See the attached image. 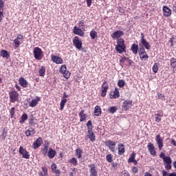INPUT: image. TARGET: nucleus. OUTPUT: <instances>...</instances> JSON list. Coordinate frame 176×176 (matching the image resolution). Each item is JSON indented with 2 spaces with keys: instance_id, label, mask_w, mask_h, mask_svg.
Here are the masks:
<instances>
[{
  "instance_id": "473e14b6",
  "label": "nucleus",
  "mask_w": 176,
  "mask_h": 176,
  "mask_svg": "<svg viewBox=\"0 0 176 176\" xmlns=\"http://www.w3.org/2000/svg\"><path fill=\"white\" fill-rule=\"evenodd\" d=\"M162 118H163L162 115L159 113L155 114V120L157 123H160V122H162Z\"/></svg>"
},
{
  "instance_id": "20e7f679",
  "label": "nucleus",
  "mask_w": 176,
  "mask_h": 176,
  "mask_svg": "<svg viewBox=\"0 0 176 176\" xmlns=\"http://www.w3.org/2000/svg\"><path fill=\"white\" fill-rule=\"evenodd\" d=\"M59 72L60 74H63L64 78H66V79H68V78H69V75H71V73L67 70V66L65 65H63L60 67Z\"/></svg>"
},
{
  "instance_id": "3c124183",
  "label": "nucleus",
  "mask_w": 176,
  "mask_h": 176,
  "mask_svg": "<svg viewBox=\"0 0 176 176\" xmlns=\"http://www.w3.org/2000/svg\"><path fill=\"white\" fill-rule=\"evenodd\" d=\"M34 120H35V119L33 117L29 119V124H30V126H34V124H35V123H34Z\"/></svg>"
},
{
  "instance_id": "6ab92c4d",
  "label": "nucleus",
  "mask_w": 176,
  "mask_h": 176,
  "mask_svg": "<svg viewBox=\"0 0 176 176\" xmlns=\"http://www.w3.org/2000/svg\"><path fill=\"white\" fill-rule=\"evenodd\" d=\"M74 34L76 35H79L80 36H84L85 32L82 31V29L78 28L77 26H75L74 28Z\"/></svg>"
},
{
  "instance_id": "052dcab7",
  "label": "nucleus",
  "mask_w": 176,
  "mask_h": 176,
  "mask_svg": "<svg viewBox=\"0 0 176 176\" xmlns=\"http://www.w3.org/2000/svg\"><path fill=\"white\" fill-rule=\"evenodd\" d=\"M84 25H85V22H83V21H80L78 27H80V28H83Z\"/></svg>"
},
{
  "instance_id": "49530a36",
  "label": "nucleus",
  "mask_w": 176,
  "mask_h": 176,
  "mask_svg": "<svg viewBox=\"0 0 176 176\" xmlns=\"http://www.w3.org/2000/svg\"><path fill=\"white\" fill-rule=\"evenodd\" d=\"M118 111V108L116 107H111L109 109V113H115Z\"/></svg>"
},
{
  "instance_id": "8fccbe9b",
  "label": "nucleus",
  "mask_w": 176,
  "mask_h": 176,
  "mask_svg": "<svg viewBox=\"0 0 176 176\" xmlns=\"http://www.w3.org/2000/svg\"><path fill=\"white\" fill-rule=\"evenodd\" d=\"M106 160L109 162V163H112V155L109 154L106 156Z\"/></svg>"
},
{
  "instance_id": "1a4fd4ad",
  "label": "nucleus",
  "mask_w": 176,
  "mask_h": 176,
  "mask_svg": "<svg viewBox=\"0 0 176 176\" xmlns=\"http://www.w3.org/2000/svg\"><path fill=\"white\" fill-rule=\"evenodd\" d=\"M19 153L20 155H22L23 159H30V153H28V151H27L23 146H20Z\"/></svg>"
},
{
  "instance_id": "5fc2aeb1",
  "label": "nucleus",
  "mask_w": 176,
  "mask_h": 176,
  "mask_svg": "<svg viewBox=\"0 0 176 176\" xmlns=\"http://www.w3.org/2000/svg\"><path fill=\"white\" fill-rule=\"evenodd\" d=\"M166 170H171V163L165 164Z\"/></svg>"
},
{
  "instance_id": "b1692460",
  "label": "nucleus",
  "mask_w": 176,
  "mask_h": 176,
  "mask_svg": "<svg viewBox=\"0 0 176 176\" xmlns=\"http://www.w3.org/2000/svg\"><path fill=\"white\" fill-rule=\"evenodd\" d=\"M56 155H57V152H56V151H54L53 148L49 149L47 156L50 159H53Z\"/></svg>"
},
{
  "instance_id": "4c0bfd02",
  "label": "nucleus",
  "mask_w": 176,
  "mask_h": 176,
  "mask_svg": "<svg viewBox=\"0 0 176 176\" xmlns=\"http://www.w3.org/2000/svg\"><path fill=\"white\" fill-rule=\"evenodd\" d=\"M87 127L88 129V131H93V123L91 122V120H89L87 123Z\"/></svg>"
},
{
  "instance_id": "ddd939ff",
  "label": "nucleus",
  "mask_w": 176,
  "mask_h": 176,
  "mask_svg": "<svg viewBox=\"0 0 176 176\" xmlns=\"http://www.w3.org/2000/svg\"><path fill=\"white\" fill-rule=\"evenodd\" d=\"M89 138L91 142H94L96 141V135L93 131H88V134L85 136V140L87 141Z\"/></svg>"
},
{
  "instance_id": "f704fd0d",
  "label": "nucleus",
  "mask_w": 176,
  "mask_h": 176,
  "mask_svg": "<svg viewBox=\"0 0 176 176\" xmlns=\"http://www.w3.org/2000/svg\"><path fill=\"white\" fill-rule=\"evenodd\" d=\"M162 176H176V173L173 172V173H167V171L166 170H162Z\"/></svg>"
},
{
  "instance_id": "0e129e2a",
  "label": "nucleus",
  "mask_w": 176,
  "mask_h": 176,
  "mask_svg": "<svg viewBox=\"0 0 176 176\" xmlns=\"http://www.w3.org/2000/svg\"><path fill=\"white\" fill-rule=\"evenodd\" d=\"M132 172L133 173H138V168H137V167H135V166H133L132 168Z\"/></svg>"
},
{
  "instance_id": "a211bd4d",
  "label": "nucleus",
  "mask_w": 176,
  "mask_h": 176,
  "mask_svg": "<svg viewBox=\"0 0 176 176\" xmlns=\"http://www.w3.org/2000/svg\"><path fill=\"white\" fill-rule=\"evenodd\" d=\"M147 148L152 156H156V150H155V146H153V144L148 143L147 145Z\"/></svg>"
},
{
  "instance_id": "c03bdc74",
  "label": "nucleus",
  "mask_w": 176,
  "mask_h": 176,
  "mask_svg": "<svg viewBox=\"0 0 176 176\" xmlns=\"http://www.w3.org/2000/svg\"><path fill=\"white\" fill-rule=\"evenodd\" d=\"M69 163H71L72 164H74V166H78V160H76V158L75 157H72L69 160Z\"/></svg>"
},
{
  "instance_id": "f3484780",
  "label": "nucleus",
  "mask_w": 176,
  "mask_h": 176,
  "mask_svg": "<svg viewBox=\"0 0 176 176\" xmlns=\"http://www.w3.org/2000/svg\"><path fill=\"white\" fill-rule=\"evenodd\" d=\"M51 58L52 61L56 64H63V59L58 56L52 55Z\"/></svg>"
},
{
  "instance_id": "13d9d810",
  "label": "nucleus",
  "mask_w": 176,
  "mask_h": 176,
  "mask_svg": "<svg viewBox=\"0 0 176 176\" xmlns=\"http://www.w3.org/2000/svg\"><path fill=\"white\" fill-rule=\"evenodd\" d=\"M28 131H29V132L30 133V134H31L32 135H34V134L35 133V130H34V129H32V128H30V129H28Z\"/></svg>"
},
{
  "instance_id": "0eeeda50",
  "label": "nucleus",
  "mask_w": 176,
  "mask_h": 176,
  "mask_svg": "<svg viewBox=\"0 0 176 176\" xmlns=\"http://www.w3.org/2000/svg\"><path fill=\"white\" fill-rule=\"evenodd\" d=\"M10 98L12 102H14L15 101H19V93L16 91H12L9 93Z\"/></svg>"
},
{
  "instance_id": "ea45409f",
  "label": "nucleus",
  "mask_w": 176,
  "mask_h": 176,
  "mask_svg": "<svg viewBox=\"0 0 176 176\" xmlns=\"http://www.w3.org/2000/svg\"><path fill=\"white\" fill-rule=\"evenodd\" d=\"M49 152V146L47 145L44 146L43 148V156H46Z\"/></svg>"
},
{
  "instance_id": "4468645a",
  "label": "nucleus",
  "mask_w": 176,
  "mask_h": 176,
  "mask_svg": "<svg viewBox=\"0 0 176 176\" xmlns=\"http://www.w3.org/2000/svg\"><path fill=\"white\" fill-rule=\"evenodd\" d=\"M43 143V140H42V138H38L36 141H34L32 144V148L34 149H36L42 145Z\"/></svg>"
},
{
  "instance_id": "5701e85b",
  "label": "nucleus",
  "mask_w": 176,
  "mask_h": 176,
  "mask_svg": "<svg viewBox=\"0 0 176 176\" xmlns=\"http://www.w3.org/2000/svg\"><path fill=\"white\" fill-rule=\"evenodd\" d=\"M39 101H41V98H39L38 96H36L35 99L32 100V102L30 103V107H36Z\"/></svg>"
},
{
  "instance_id": "680f3d73",
  "label": "nucleus",
  "mask_w": 176,
  "mask_h": 176,
  "mask_svg": "<svg viewBox=\"0 0 176 176\" xmlns=\"http://www.w3.org/2000/svg\"><path fill=\"white\" fill-rule=\"evenodd\" d=\"M42 170L44 173L45 175H46L47 174V168L46 167H43L42 168Z\"/></svg>"
},
{
  "instance_id": "c9c22d12",
  "label": "nucleus",
  "mask_w": 176,
  "mask_h": 176,
  "mask_svg": "<svg viewBox=\"0 0 176 176\" xmlns=\"http://www.w3.org/2000/svg\"><path fill=\"white\" fill-rule=\"evenodd\" d=\"M21 120L19 121V123H24L27 119H28V116L26 113H23L21 117Z\"/></svg>"
},
{
  "instance_id": "864d4df0",
  "label": "nucleus",
  "mask_w": 176,
  "mask_h": 176,
  "mask_svg": "<svg viewBox=\"0 0 176 176\" xmlns=\"http://www.w3.org/2000/svg\"><path fill=\"white\" fill-rule=\"evenodd\" d=\"M14 111H16V108L12 107L10 110L11 118H13V116H14Z\"/></svg>"
},
{
  "instance_id": "dca6fc26",
  "label": "nucleus",
  "mask_w": 176,
  "mask_h": 176,
  "mask_svg": "<svg viewBox=\"0 0 176 176\" xmlns=\"http://www.w3.org/2000/svg\"><path fill=\"white\" fill-rule=\"evenodd\" d=\"M23 36L21 34L18 35L16 38L14 40V43L16 45V47H19L20 45H21V42H23Z\"/></svg>"
},
{
  "instance_id": "e2e57ef3",
  "label": "nucleus",
  "mask_w": 176,
  "mask_h": 176,
  "mask_svg": "<svg viewBox=\"0 0 176 176\" xmlns=\"http://www.w3.org/2000/svg\"><path fill=\"white\" fill-rule=\"evenodd\" d=\"M52 172L56 174L57 175H60V170L58 169H55L54 170H52Z\"/></svg>"
},
{
  "instance_id": "2f4dec72",
  "label": "nucleus",
  "mask_w": 176,
  "mask_h": 176,
  "mask_svg": "<svg viewBox=\"0 0 176 176\" xmlns=\"http://www.w3.org/2000/svg\"><path fill=\"white\" fill-rule=\"evenodd\" d=\"M141 43L147 50H149V49H151V45H149V43H148L146 40H143V41H141Z\"/></svg>"
},
{
  "instance_id": "aec40b11",
  "label": "nucleus",
  "mask_w": 176,
  "mask_h": 176,
  "mask_svg": "<svg viewBox=\"0 0 176 176\" xmlns=\"http://www.w3.org/2000/svg\"><path fill=\"white\" fill-rule=\"evenodd\" d=\"M163 13L165 17H170V16H171V10L167 6H164L163 7Z\"/></svg>"
},
{
  "instance_id": "774afa93",
  "label": "nucleus",
  "mask_w": 176,
  "mask_h": 176,
  "mask_svg": "<svg viewBox=\"0 0 176 176\" xmlns=\"http://www.w3.org/2000/svg\"><path fill=\"white\" fill-rule=\"evenodd\" d=\"M3 8V0H0V9Z\"/></svg>"
},
{
  "instance_id": "f8f14e48",
  "label": "nucleus",
  "mask_w": 176,
  "mask_h": 176,
  "mask_svg": "<svg viewBox=\"0 0 176 176\" xmlns=\"http://www.w3.org/2000/svg\"><path fill=\"white\" fill-rule=\"evenodd\" d=\"M123 35H124V33L123 32V31L117 30L113 32L111 34V36L113 39H120L119 38H120V36H123Z\"/></svg>"
},
{
  "instance_id": "7c9ffc66",
  "label": "nucleus",
  "mask_w": 176,
  "mask_h": 176,
  "mask_svg": "<svg viewBox=\"0 0 176 176\" xmlns=\"http://www.w3.org/2000/svg\"><path fill=\"white\" fill-rule=\"evenodd\" d=\"M131 51L133 52V54H137L138 53V45L133 44Z\"/></svg>"
},
{
  "instance_id": "6e6552de",
  "label": "nucleus",
  "mask_w": 176,
  "mask_h": 176,
  "mask_svg": "<svg viewBox=\"0 0 176 176\" xmlns=\"http://www.w3.org/2000/svg\"><path fill=\"white\" fill-rule=\"evenodd\" d=\"M73 43L76 46V49L80 50L82 49V40L79 39L78 36H75L73 39Z\"/></svg>"
},
{
  "instance_id": "4be33fe9",
  "label": "nucleus",
  "mask_w": 176,
  "mask_h": 176,
  "mask_svg": "<svg viewBox=\"0 0 176 176\" xmlns=\"http://www.w3.org/2000/svg\"><path fill=\"white\" fill-rule=\"evenodd\" d=\"M128 163H133L134 164H138V162L135 160V153H132L130 155V157L128 160Z\"/></svg>"
},
{
  "instance_id": "bf43d9fd",
  "label": "nucleus",
  "mask_w": 176,
  "mask_h": 176,
  "mask_svg": "<svg viewBox=\"0 0 176 176\" xmlns=\"http://www.w3.org/2000/svg\"><path fill=\"white\" fill-rule=\"evenodd\" d=\"M160 157L164 160V159H166V154H164V153H161V154L160 155Z\"/></svg>"
},
{
  "instance_id": "09e8293b",
  "label": "nucleus",
  "mask_w": 176,
  "mask_h": 176,
  "mask_svg": "<svg viewBox=\"0 0 176 176\" xmlns=\"http://www.w3.org/2000/svg\"><path fill=\"white\" fill-rule=\"evenodd\" d=\"M45 67H42L41 69L38 71V74L40 76H43L45 75Z\"/></svg>"
},
{
  "instance_id": "bb28decb",
  "label": "nucleus",
  "mask_w": 176,
  "mask_h": 176,
  "mask_svg": "<svg viewBox=\"0 0 176 176\" xmlns=\"http://www.w3.org/2000/svg\"><path fill=\"white\" fill-rule=\"evenodd\" d=\"M19 82V85H21V86H22L23 87H27V86H28V82L25 79H24V78H21Z\"/></svg>"
},
{
  "instance_id": "79ce46f5",
  "label": "nucleus",
  "mask_w": 176,
  "mask_h": 176,
  "mask_svg": "<svg viewBox=\"0 0 176 176\" xmlns=\"http://www.w3.org/2000/svg\"><path fill=\"white\" fill-rule=\"evenodd\" d=\"M163 160H164V162L165 163V164L173 163V160H171V157H166L165 158H164Z\"/></svg>"
},
{
  "instance_id": "c756f323",
  "label": "nucleus",
  "mask_w": 176,
  "mask_h": 176,
  "mask_svg": "<svg viewBox=\"0 0 176 176\" xmlns=\"http://www.w3.org/2000/svg\"><path fill=\"white\" fill-rule=\"evenodd\" d=\"M1 56H2V57H6V58H9V57H10L9 52L5 50L1 51Z\"/></svg>"
},
{
  "instance_id": "2eb2a0df",
  "label": "nucleus",
  "mask_w": 176,
  "mask_h": 176,
  "mask_svg": "<svg viewBox=\"0 0 176 176\" xmlns=\"http://www.w3.org/2000/svg\"><path fill=\"white\" fill-rule=\"evenodd\" d=\"M108 89H109V87L108 85H107V82L104 81L102 85V97H105V96H107V91H108Z\"/></svg>"
},
{
  "instance_id": "9d476101",
  "label": "nucleus",
  "mask_w": 176,
  "mask_h": 176,
  "mask_svg": "<svg viewBox=\"0 0 176 176\" xmlns=\"http://www.w3.org/2000/svg\"><path fill=\"white\" fill-rule=\"evenodd\" d=\"M155 141L157 142V145L158 146L160 151H162L164 146L163 138H162V136H160V135L158 134L155 137Z\"/></svg>"
},
{
  "instance_id": "7ed1b4c3",
  "label": "nucleus",
  "mask_w": 176,
  "mask_h": 176,
  "mask_svg": "<svg viewBox=\"0 0 176 176\" xmlns=\"http://www.w3.org/2000/svg\"><path fill=\"white\" fill-rule=\"evenodd\" d=\"M131 107H133V101L126 100L122 103V111H129Z\"/></svg>"
},
{
  "instance_id": "39448f33",
  "label": "nucleus",
  "mask_w": 176,
  "mask_h": 176,
  "mask_svg": "<svg viewBox=\"0 0 176 176\" xmlns=\"http://www.w3.org/2000/svg\"><path fill=\"white\" fill-rule=\"evenodd\" d=\"M139 55L141 58V60H148L149 58V56H148V54H146V52L145 51V48L142 46V48L139 50Z\"/></svg>"
},
{
  "instance_id": "393cba45",
  "label": "nucleus",
  "mask_w": 176,
  "mask_h": 176,
  "mask_svg": "<svg viewBox=\"0 0 176 176\" xmlns=\"http://www.w3.org/2000/svg\"><path fill=\"white\" fill-rule=\"evenodd\" d=\"M120 96V94L119 93V91L118 90V88H116L113 94H110V98H119Z\"/></svg>"
},
{
  "instance_id": "a878e982",
  "label": "nucleus",
  "mask_w": 176,
  "mask_h": 176,
  "mask_svg": "<svg viewBox=\"0 0 176 176\" xmlns=\"http://www.w3.org/2000/svg\"><path fill=\"white\" fill-rule=\"evenodd\" d=\"M80 116V122H85L86 120V118H87V115L85 114V110H82L79 113Z\"/></svg>"
},
{
  "instance_id": "412c9836",
  "label": "nucleus",
  "mask_w": 176,
  "mask_h": 176,
  "mask_svg": "<svg viewBox=\"0 0 176 176\" xmlns=\"http://www.w3.org/2000/svg\"><path fill=\"white\" fill-rule=\"evenodd\" d=\"M118 155L119 156H122L126 152V148H124V144H119L118 145Z\"/></svg>"
},
{
  "instance_id": "69168bd1",
  "label": "nucleus",
  "mask_w": 176,
  "mask_h": 176,
  "mask_svg": "<svg viewBox=\"0 0 176 176\" xmlns=\"http://www.w3.org/2000/svg\"><path fill=\"white\" fill-rule=\"evenodd\" d=\"M87 6L90 8L91 6V0H87Z\"/></svg>"
},
{
  "instance_id": "37998d69",
  "label": "nucleus",
  "mask_w": 176,
  "mask_h": 176,
  "mask_svg": "<svg viewBox=\"0 0 176 176\" xmlns=\"http://www.w3.org/2000/svg\"><path fill=\"white\" fill-rule=\"evenodd\" d=\"M159 71V63H155L153 67V72L156 74Z\"/></svg>"
},
{
  "instance_id": "f03ea898",
  "label": "nucleus",
  "mask_w": 176,
  "mask_h": 176,
  "mask_svg": "<svg viewBox=\"0 0 176 176\" xmlns=\"http://www.w3.org/2000/svg\"><path fill=\"white\" fill-rule=\"evenodd\" d=\"M34 57L36 60H42L43 58V52L38 47H36L33 50Z\"/></svg>"
},
{
  "instance_id": "de8ad7c7",
  "label": "nucleus",
  "mask_w": 176,
  "mask_h": 176,
  "mask_svg": "<svg viewBox=\"0 0 176 176\" xmlns=\"http://www.w3.org/2000/svg\"><path fill=\"white\" fill-rule=\"evenodd\" d=\"M118 85L119 87H124V85H126V82H124V80H120L118 82Z\"/></svg>"
},
{
  "instance_id": "58836bf2",
  "label": "nucleus",
  "mask_w": 176,
  "mask_h": 176,
  "mask_svg": "<svg viewBox=\"0 0 176 176\" xmlns=\"http://www.w3.org/2000/svg\"><path fill=\"white\" fill-rule=\"evenodd\" d=\"M65 104H67V99H63L60 101V111H63V109H64V107H65Z\"/></svg>"
},
{
  "instance_id": "f257e3e1",
  "label": "nucleus",
  "mask_w": 176,
  "mask_h": 176,
  "mask_svg": "<svg viewBox=\"0 0 176 176\" xmlns=\"http://www.w3.org/2000/svg\"><path fill=\"white\" fill-rule=\"evenodd\" d=\"M116 50L118 53H123V52H126V45H124V40L123 38H120L117 39Z\"/></svg>"
},
{
  "instance_id": "a19ab883",
  "label": "nucleus",
  "mask_w": 176,
  "mask_h": 176,
  "mask_svg": "<svg viewBox=\"0 0 176 176\" xmlns=\"http://www.w3.org/2000/svg\"><path fill=\"white\" fill-rule=\"evenodd\" d=\"M90 36L91 39H96V37L97 36V32L94 30H91L90 32Z\"/></svg>"
},
{
  "instance_id": "603ef678",
  "label": "nucleus",
  "mask_w": 176,
  "mask_h": 176,
  "mask_svg": "<svg viewBox=\"0 0 176 176\" xmlns=\"http://www.w3.org/2000/svg\"><path fill=\"white\" fill-rule=\"evenodd\" d=\"M2 19H3V10L0 8V23L2 21Z\"/></svg>"
},
{
  "instance_id": "6e6d98bb",
  "label": "nucleus",
  "mask_w": 176,
  "mask_h": 176,
  "mask_svg": "<svg viewBox=\"0 0 176 176\" xmlns=\"http://www.w3.org/2000/svg\"><path fill=\"white\" fill-rule=\"evenodd\" d=\"M7 134L8 133L3 131V133L1 135V140H5V138H6Z\"/></svg>"
},
{
  "instance_id": "423d86ee",
  "label": "nucleus",
  "mask_w": 176,
  "mask_h": 176,
  "mask_svg": "<svg viewBox=\"0 0 176 176\" xmlns=\"http://www.w3.org/2000/svg\"><path fill=\"white\" fill-rule=\"evenodd\" d=\"M106 146L110 149L111 152H115V146H116V142L112 140H108L104 142Z\"/></svg>"
},
{
  "instance_id": "cd10ccee",
  "label": "nucleus",
  "mask_w": 176,
  "mask_h": 176,
  "mask_svg": "<svg viewBox=\"0 0 176 176\" xmlns=\"http://www.w3.org/2000/svg\"><path fill=\"white\" fill-rule=\"evenodd\" d=\"M120 63L122 65H129L130 64V60L129 59V58H122V59H120Z\"/></svg>"
},
{
  "instance_id": "e433bc0d",
  "label": "nucleus",
  "mask_w": 176,
  "mask_h": 176,
  "mask_svg": "<svg viewBox=\"0 0 176 176\" xmlns=\"http://www.w3.org/2000/svg\"><path fill=\"white\" fill-rule=\"evenodd\" d=\"M156 98H157L158 100H162V101H166V96H164V94H160V93H158V94H157Z\"/></svg>"
},
{
  "instance_id": "338daca9",
  "label": "nucleus",
  "mask_w": 176,
  "mask_h": 176,
  "mask_svg": "<svg viewBox=\"0 0 176 176\" xmlns=\"http://www.w3.org/2000/svg\"><path fill=\"white\" fill-rule=\"evenodd\" d=\"M25 134L26 137H30V135H32L31 133L29 132L28 130L25 131Z\"/></svg>"
},
{
  "instance_id": "9b49d317",
  "label": "nucleus",
  "mask_w": 176,
  "mask_h": 176,
  "mask_svg": "<svg viewBox=\"0 0 176 176\" xmlns=\"http://www.w3.org/2000/svg\"><path fill=\"white\" fill-rule=\"evenodd\" d=\"M89 168L90 176H98L97 168H96V164H92L88 166Z\"/></svg>"
},
{
  "instance_id": "a18cd8bd",
  "label": "nucleus",
  "mask_w": 176,
  "mask_h": 176,
  "mask_svg": "<svg viewBox=\"0 0 176 176\" xmlns=\"http://www.w3.org/2000/svg\"><path fill=\"white\" fill-rule=\"evenodd\" d=\"M170 65L173 68H176V58H172L170 59Z\"/></svg>"
},
{
  "instance_id": "c85d7f7f",
  "label": "nucleus",
  "mask_w": 176,
  "mask_h": 176,
  "mask_svg": "<svg viewBox=\"0 0 176 176\" xmlns=\"http://www.w3.org/2000/svg\"><path fill=\"white\" fill-rule=\"evenodd\" d=\"M94 113L96 116H100V115H101L102 111H101V107L100 106L95 107Z\"/></svg>"
},
{
  "instance_id": "4d7b16f0",
  "label": "nucleus",
  "mask_w": 176,
  "mask_h": 176,
  "mask_svg": "<svg viewBox=\"0 0 176 176\" xmlns=\"http://www.w3.org/2000/svg\"><path fill=\"white\" fill-rule=\"evenodd\" d=\"M51 168H52V171H54L55 170L57 169V165H56V164H52L51 165Z\"/></svg>"
},
{
  "instance_id": "72a5a7b5",
  "label": "nucleus",
  "mask_w": 176,
  "mask_h": 176,
  "mask_svg": "<svg viewBox=\"0 0 176 176\" xmlns=\"http://www.w3.org/2000/svg\"><path fill=\"white\" fill-rule=\"evenodd\" d=\"M83 151L80 148H77L76 150V156H77L78 159H80L82 157V154Z\"/></svg>"
}]
</instances>
